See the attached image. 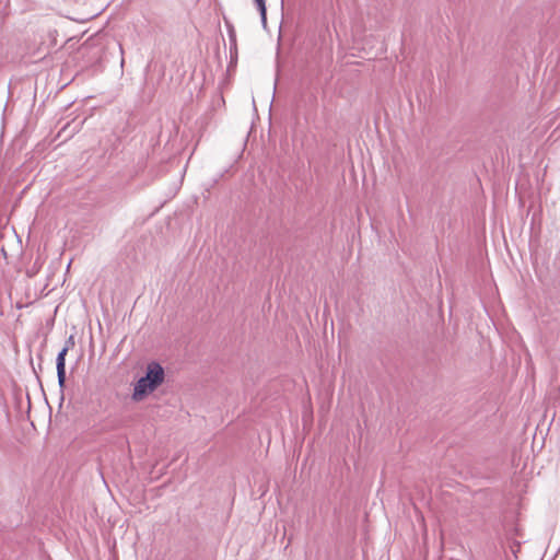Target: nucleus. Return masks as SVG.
Wrapping results in <instances>:
<instances>
[{
    "label": "nucleus",
    "mask_w": 560,
    "mask_h": 560,
    "mask_svg": "<svg viewBox=\"0 0 560 560\" xmlns=\"http://www.w3.org/2000/svg\"><path fill=\"white\" fill-rule=\"evenodd\" d=\"M165 381V371L158 362H150L145 368L144 376L133 385L131 398L136 402L144 400L155 392Z\"/></svg>",
    "instance_id": "1"
},
{
    "label": "nucleus",
    "mask_w": 560,
    "mask_h": 560,
    "mask_svg": "<svg viewBox=\"0 0 560 560\" xmlns=\"http://www.w3.org/2000/svg\"><path fill=\"white\" fill-rule=\"evenodd\" d=\"M258 7V10L261 15V20L264 23H266V7H265V0H254Z\"/></svg>",
    "instance_id": "3"
},
{
    "label": "nucleus",
    "mask_w": 560,
    "mask_h": 560,
    "mask_svg": "<svg viewBox=\"0 0 560 560\" xmlns=\"http://www.w3.org/2000/svg\"><path fill=\"white\" fill-rule=\"evenodd\" d=\"M68 350V347L62 348L57 357V375L60 386H63L66 382V355Z\"/></svg>",
    "instance_id": "2"
}]
</instances>
